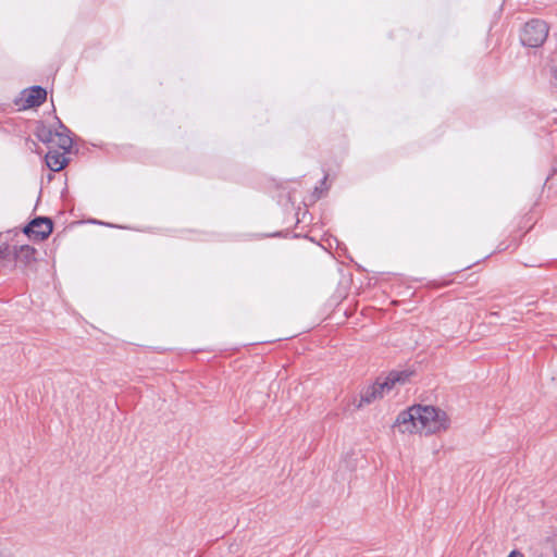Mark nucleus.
<instances>
[{
  "label": "nucleus",
  "instance_id": "1a4fd4ad",
  "mask_svg": "<svg viewBox=\"0 0 557 557\" xmlns=\"http://www.w3.org/2000/svg\"><path fill=\"white\" fill-rule=\"evenodd\" d=\"M409 375L410 374L407 372H392L384 379V381H380V384L384 387L385 395L394 389L397 384H405L408 381Z\"/></svg>",
  "mask_w": 557,
  "mask_h": 557
},
{
  "label": "nucleus",
  "instance_id": "0eeeda50",
  "mask_svg": "<svg viewBox=\"0 0 557 557\" xmlns=\"http://www.w3.org/2000/svg\"><path fill=\"white\" fill-rule=\"evenodd\" d=\"M384 396V387H382L380 381H376L373 385L369 386L361 393L359 406L371 404L372 401L383 398Z\"/></svg>",
  "mask_w": 557,
  "mask_h": 557
},
{
  "label": "nucleus",
  "instance_id": "7ed1b4c3",
  "mask_svg": "<svg viewBox=\"0 0 557 557\" xmlns=\"http://www.w3.org/2000/svg\"><path fill=\"white\" fill-rule=\"evenodd\" d=\"M52 232V222L48 218H36L24 227V233L33 239L44 240Z\"/></svg>",
  "mask_w": 557,
  "mask_h": 557
},
{
  "label": "nucleus",
  "instance_id": "f8f14e48",
  "mask_svg": "<svg viewBox=\"0 0 557 557\" xmlns=\"http://www.w3.org/2000/svg\"><path fill=\"white\" fill-rule=\"evenodd\" d=\"M0 557H15L14 554L7 549V548H0Z\"/></svg>",
  "mask_w": 557,
  "mask_h": 557
},
{
  "label": "nucleus",
  "instance_id": "6e6552de",
  "mask_svg": "<svg viewBox=\"0 0 557 557\" xmlns=\"http://www.w3.org/2000/svg\"><path fill=\"white\" fill-rule=\"evenodd\" d=\"M384 396V387H382L380 381H376L373 385L369 386L361 393L359 406L371 404L372 401L383 398Z\"/></svg>",
  "mask_w": 557,
  "mask_h": 557
},
{
  "label": "nucleus",
  "instance_id": "9b49d317",
  "mask_svg": "<svg viewBox=\"0 0 557 557\" xmlns=\"http://www.w3.org/2000/svg\"><path fill=\"white\" fill-rule=\"evenodd\" d=\"M53 133H54V131H52L46 126H41L37 131V137L40 141L51 145Z\"/></svg>",
  "mask_w": 557,
  "mask_h": 557
},
{
  "label": "nucleus",
  "instance_id": "ddd939ff",
  "mask_svg": "<svg viewBox=\"0 0 557 557\" xmlns=\"http://www.w3.org/2000/svg\"><path fill=\"white\" fill-rule=\"evenodd\" d=\"M508 557H524L523 554L519 550H512Z\"/></svg>",
  "mask_w": 557,
  "mask_h": 557
},
{
  "label": "nucleus",
  "instance_id": "39448f33",
  "mask_svg": "<svg viewBox=\"0 0 557 557\" xmlns=\"http://www.w3.org/2000/svg\"><path fill=\"white\" fill-rule=\"evenodd\" d=\"M46 98L47 91L39 86H34L23 91V99L27 107H38L45 102Z\"/></svg>",
  "mask_w": 557,
  "mask_h": 557
},
{
  "label": "nucleus",
  "instance_id": "4468645a",
  "mask_svg": "<svg viewBox=\"0 0 557 557\" xmlns=\"http://www.w3.org/2000/svg\"><path fill=\"white\" fill-rule=\"evenodd\" d=\"M9 246L4 245V247H0V256H4V252L8 250Z\"/></svg>",
  "mask_w": 557,
  "mask_h": 557
},
{
  "label": "nucleus",
  "instance_id": "f03ea898",
  "mask_svg": "<svg viewBox=\"0 0 557 557\" xmlns=\"http://www.w3.org/2000/svg\"><path fill=\"white\" fill-rule=\"evenodd\" d=\"M548 30V25L544 21L532 20L522 29L521 42L532 48L540 47L547 39Z\"/></svg>",
  "mask_w": 557,
  "mask_h": 557
},
{
  "label": "nucleus",
  "instance_id": "f257e3e1",
  "mask_svg": "<svg viewBox=\"0 0 557 557\" xmlns=\"http://www.w3.org/2000/svg\"><path fill=\"white\" fill-rule=\"evenodd\" d=\"M394 426L403 434L432 435L447 431L450 426V419L440 408L417 405L401 411L397 416Z\"/></svg>",
  "mask_w": 557,
  "mask_h": 557
},
{
  "label": "nucleus",
  "instance_id": "20e7f679",
  "mask_svg": "<svg viewBox=\"0 0 557 557\" xmlns=\"http://www.w3.org/2000/svg\"><path fill=\"white\" fill-rule=\"evenodd\" d=\"M72 145L73 140L70 136V131L63 124H60L59 127L54 129L51 146L59 147L64 152H69Z\"/></svg>",
  "mask_w": 557,
  "mask_h": 557
},
{
  "label": "nucleus",
  "instance_id": "423d86ee",
  "mask_svg": "<svg viewBox=\"0 0 557 557\" xmlns=\"http://www.w3.org/2000/svg\"><path fill=\"white\" fill-rule=\"evenodd\" d=\"M67 158L65 157V152H59L57 150L50 149L46 154V163L47 166L54 172H59L64 169L67 164Z\"/></svg>",
  "mask_w": 557,
  "mask_h": 557
},
{
  "label": "nucleus",
  "instance_id": "2eb2a0df",
  "mask_svg": "<svg viewBox=\"0 0 557 557\" xmlns=\"http://www.w3.org/2000/svg\"><path fill=\"white\" fill-rule=\"evenodd\" d=\"M555 557H557V549L555 550Z\"/></svg>",
  "mask_w": 557,
  "mask_h": 557
},
{
  "label": "nucleus",
  "instance_id": "9d476101",
  "mask_svg": "<svg viewBox=\"0 0 557 557\" xmlns=\"http://www.w3.org/2000/svg\"><path fill=\"white\" fill-rule=\"evenodd\" d=\"M36 250L27 245L21 246L15 251V258L17 262H21L25 265H30L35 260Z\"/></svg>",
  "mask_w": 557,
  "mask_h": 557
}]
</instances>
